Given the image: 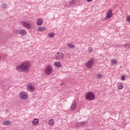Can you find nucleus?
Wrapping results in <instances>:
<instances>
[{"mask_svg":"<svg viewBox=\"0 0 130 130\" xmlns=\"http://www.w3.org/2000/svg\"><path fill=\"white\" fill-rule=\"evenodd\" d=\"M30 67H31L30 62L29 61H24L21 64L17 66L16 70L20 73H22V72H28Z\"/></svg>","mask_w":130,"mask_h":130,"instance_id":"obj_1","label":"nucleus"},{"mask_svg":"<svg viewBox=\"0 0 130 130\" xmlns=\"http://www.w3.org/2000/svg\"><path fill=\"white\" fill-rule=\"evenodd\" d=\"M85 98L87 100H93L95 99V96L93 93L89 92L86 93Z\"/></svg>","mask_w":130,"mask_h":130,"instance_id":"obj_2","label":"nucleus"},{"mask_svg":"<svg viewBox=\"0 0 130 130\" xmlns=\"http://www.w3.org/2000/svg\"><path fill=\"white\" fill-rule=\"evenodd\" d=\"M94 60L93 59H91L87 61V62L85 63V67L86 68H88V69H90L92 68L93 66V64H94Z\"/></svg>","mask_w":130,"mask_h":130,"instance_id":"obj_3","label":"nucleus"},{"mask_svg":"<svg viewBox=\"0 0 130 130\" xmlns=\"http://www.w3.org/2000/svg\"><path fill=\"white\" fill-rule=\"evenodd\" d=\"M45 73L46 75H50L52 73V67L50 65H48L45 70Z\"/></svg>","mask_w":130,"mask_h":130,"instance_id":"obj_4","label":"nucleus"},{"mask_svg":"<svg viewBox=\"0 0 130 130\" xmlns=\"http://www.w3.org/2000/svg\"><path fill=\"white\" fill-rule=\"evenodd\" d=\"M63 56H64V55L61 52L57 53L55 55L56 59H59V60H62V59H63Z\"/></svg>","mask_w":130,"mask_h":130,"instance_id":"obj_5","label":"nucleus"},{"mask_svg":"<svg viewBox=\"0 0 130 130\" xmlns=\"http://www.w3.org/2000/svg\"><path fill=\"white\" fill-rule=\"evenodd\" d=\"M27 89L28 90V91H30V92H33L34 90H35V87H34V85L31 84H28L27 86Z\"/></svg>","mask_w":130,"mask_h":130,"instance_id":"obj_6","label":"nucleus"},{"mask_svg":"<svg viewBox=\"0 0 130 130\" xmlns=\"http://www.w3.org/2000/svg\"><path fill=\"white\" fill-rule=\"evenodd\" d=\"M88 122L87 121L80 122L76 124L77 127H80V126H85L87 125Z\"/></svg>","mask_w":130,"mask_h":130,"instance_id":"obj_7","label":"nucleus"},{"mask_svg":"<svg viewBox=\"0 0 130 130\" xmlns=\"http://www.w3.org/2000/svg\"><path fill=\"white\" fill-rule=\"evenodd\" d=\"M27 97H28V94L26 92H22L20 93V98L21 99H27Z\"/></svg>","mask_w":130,"mask_h":130,"instance_id":"obj_8","label":"nucleus"},{"mask_svg":"<svg viewBox=\"0 0 130 130\" xmlns=\"http://www.w3.org/2000/svg\"><path fill=\"white\" fill-rule=\"evenodd\" d=\"M77 107V101L74 100L71 105V110H75Z\"/></svg>","mask_w":130,"mask_h":130,"instance_id":"obj_9","label":"nucleus"},{"mask_svg":"<svg viewBox=\"0 0 130 130\" xmlns=\"http://www.w3.org/2000/svg\"><path fill=\"white\" fill-rule=\"evenodd\" d=\"M22 26L25 28H27V29H30L31 28V24L26 22H23Z\"/></svg>","mask_w":130,"mask_h":130,"instance_id":"obj_10","label":"nucleus"},{"mask_svg":"<svg viewBox=\"0 0 130 130\" xmlns=\"http://www.w3.org/2000/svg\"><path fill=\"white\" fill-rule=\"evenodd\" d=\"M111 17H112V10L110 9L107 13L106 18L107 19H110Z\"/></svg>","mask_w":130,"mask_h":130,"instance_id":"obj_11","label":"nucleus"},{"mask_svg":"<svg viewBox=\"0 0 130 130\" xmlns=\"http://www.w3.org/2000/svg\"><path fill=\"white\" fill-rule=\"evenodd\" d=\"M42 24H43V20L41 18L38 19V21L37 22V25L38 26H42Z\"/></svg>","mask_w":130,"mask_h":130,"instance_id":"obj_12","label":"nucleus"},{"mask_svg":"<svg viewBox=\"0 0 130 130\" xmlns=\"http://www.w3.org/2000/svg\"><path fill=\"white\" fill-rule=\"evenodd\" d=\"M48 124L50 126H53V125H54V120L53 119H50L49 121Z\"/></svg>","mask_w":130,"mask_h":130,"instance_id":"obj_13","label":"nucleus"},{"mask_svg":"<svg viewBox=\"0 0 130 130\" xmlns=\"http://www.w3.org/2000/svg\"><path fill=\"white\" fill-rule=\"evenodd\" d=\"M32 123L34 125H37L39 123V120L38 119H35L32 121Z\"/></svg>","mask_w":130,"mask_h":130,"instance_id":"obj_14","label":"nucleus"},{"mask_svg":"<svg viewBox=\"0 0 130 130\" xmlns=\"http://www.w3.org/2000/svg\"><path fill=\"white\" fill-rule=\"evenodd\" d=\"M67 46L69 48H75V45L72 44L71 43L67 44Z\"/></svg>","mask_w":130,"mask_h":130,"instance_id":"obj_15","label":"nucleus"},{"mask_svg":"<svg viewBox=\"0 0 130 130\" xmlns=\"http://www.w3.org/2000/svg\"><path fill=\"white\" fill-rule=\"evenodd\" d=\"M45 27L44 26H41V27H38V31L39 32H42V31L45 30Z\"/></svg>","mask_w":130,"mask_h":130,"instance_id":"obj_16","label":"nucleus"},{"mask_svg":"<svg viewBox=\"0 0 130 130\" xmlns=\"http://www.w3.org/2000/svg\"><path fill=\"white\" fill-rule=\"evenodd\" d=\"M55 67H56L57 68H60L61 67V64L60 63V62H55L54 63Z\"/></svg>","mask_w":130,"mask_h":130,"instance_id":"obj_17","label":"nucleus"},{"mask_svg":"<svg viewBox=\"0 0 130 130\" xmlns=\"http://www.w3.org/2000/svg\"><path fill=\"white\" fill-rule=\"evenodd\" d=\"M118 89L119 90H122V89H123V85L122 84L120 83L119 84H118Z\"/></svg>","mask_w":130,"mask_h":130,"instance_id":"obj_18","label":"nucleus"},{"mask_svg":"<svg viewBox=\"0 0 130 130\" xmlns=\"http://www.w3.org/2000/svg\"><path fill=\"white\" fill-rule=\"evenodd\" d=\"M11 122L10 121H6L3 122L4 125H9V124H11Z\"/></svg>","mask_w":130,"mask_h":130,"instance_id":"obj_19","label":"nucleus"},{"mask_svg":"<svg viewBox=\"0 0 130 130\" xmlns=\"http://www.w3.org/2000/svg\"><path fill=\"white\" fill-rule=\"evenodd\" d=\"M20 35L23 36L24 35H26V30H21L20 31Z\"/></svg>","mask_w":130,"mask_h":130,"instance_id":"obj_20","label":"nucleus"},{"mask_svg":"<svg viewBox=\"0 0 130 130\" xmlns=\"http://www.w3.org/2000/svg\"><path fill=\"white\" fill-rule=\"evenodd\" d=\"M111 63L114 65L117 64V61L115 59H113L111 60Z\"/></svg>","mask_w":130,"mask_h":130,"instance_id":"obj_21","label":"nucleus"},{"mask_svg":"<svg viewBox=\"0 0 130 130\" xmlns=\"http://www.w3.org/2000/svg\"><path fill=\"white\" fill-rule=\"evenodd\" d=\"M96 77H98L99 79H101L103 77V75L101 74H96Z\"/></svg>","mask_w":130,"mask_h":130,"instance_id":"obj_22","label":"nucleus"},{"mask_svg":"<svg viewBox=\"0 0 130 130\" xmlns=\"http://www.w3.org/2000/svg\"><path fill=\"white\" fill-rule=\"evenodd\" d=\"M48 36L51 38H53V37H54V34L53 32L49 34Z\"/></svg>","mask_w":130,"mask_h":130,"instance_id":"obj_23","label":"nucleus"},{"mask_svg":"<svg viewBox=\"0 0 130 130\" xmlns=\"http://www.w3.org/2000/svg\"><path fill=\"white\" fill-rule=\"evenodd\" d=\"M124 47H125V48H130V44H127L123 45Z\"/></svg>","mask_w":130,"mask_h":130,"instance_id":"obj_24","label":"nucleus"},{"mask_svg":"<svg viewBox=\"0 0 130 130\" xmlns=\"http://www.w3.org/2000/svg\"><path fill=\"white\" fill-rule=\"evenodd\" d=\"M126 21H127V22H130V16L129 15L127 16Z\"/></svg>","mask_w":130,"mask_h":130,"instance_id":"obj_25","label":"nucleus"},{"mask_svg":"<svg viewBox=\"0 0 130 130\" xmlns=\"http://www.w3.org/2000/svg\"><path fill=\"white\" fill-rule=\"evenodd\" d=\"M2 7L3 8V9H6V8H7V5L6 4H3L2 5Z\"/></svg>","mask_w":130,"mask_h":130,"instance_id":"obj_26","label":"nucleus"},{"mask_svg":"<svg viewBox=\"0 0 130 130\" xmlns=\"http://www.w3.org/2000/svg\"><path fill=\"white\" fill-rule=\"evenodd\" d=\"M88 50V52H92L93 48H89Z\"/></svg>","mask_w":130,"mask_h":130,"instance_id":"obj_27","label":"nucleus"},{"mask_svg":"<svg viewBox=\"0 0 130 130\" xmlns=\"http://www.w3.org/2000/svg\"><path fill=\"white\" fill-rule=\"evenodd\" d=\"M75 3H76L75 0H73L72 1L70 2V4L71 5V6H73V5H74V4H75Z\"/></svg>","mask_w":130,"mask_h":130,"instance_id":"obj_28","label":"nucleus"},{"mask_svg":"<svg viewBox=\"0 0 130 130\" xmlns=\"http://www.w3.org/2000/svg\"><path fill=\"white\" fill-rule=\"evenodd\" d=\"M125 78V77H124V76H122V77H121V80H122V81H123V80H124Z\"/></svg>","mask_w":130,"mask_h":130,"instance_id":"obj_29","label":"nucleus"},{"mask_svg":"<svg viewBox=\"0 0 130 130\" xmlns=\"http://www.w3.org/2000/svg\"><path fill=\"white\" fill-rule=\"evenodd\" d=\"M93 0H87V2H88L89 3L92 2Z\"/></svg>","mask_w":130,"mask_h":130,"instance_id":"obj_30","label":"nucleus"},{"mask_svg":"<svg viewBox=\"0 0 130 130\" xmlns=\"http://www.w3.org/2000/svg\"><path fill=\"white\" fill-rule=\"evenodd\" d=\"M61 85H62V84H61Z\"/></svg>","mask_w":130,"mask_h":130,"instance_id":"obj_31","label":"nucleus"},{"mask_svg":"<svg viewBox=\"0 0 130 130\" xmlns=\"http://www.w3.org/2000/svg\"><path fill=\"white\" fill-rule=\"evenodd\" d=\"M0 58H1V55H0Z\"/></svg>","mask_w":130,"mask_h":130,"instance_id":"obj_32","label":"nucleus"}]
</instances>
